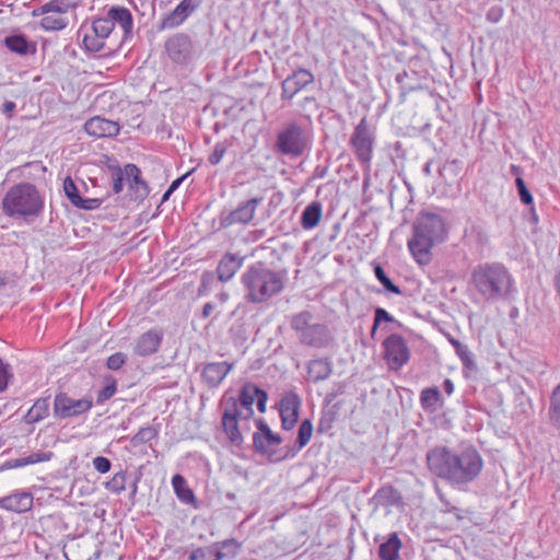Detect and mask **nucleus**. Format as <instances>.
<instances>
[{"label":"nucleus","instance_id":"32","mask_svg":"<svg viewBox=\"0 0 560 560\" xmlns=\"http://www.w3.org/2000/svg\"><path fill=\"white\" fill-rule=\"evenodd\" d=\"M331 373L330 364L323 359L312 360L307 365V374L313 382L326 380Z\"/></svg>","mask_w":560,"mask_h":560},{"label":"nucleus","instance_id":"17","mask_svg":"<svg viewBox=\"0 0 560 560\" xmlns=\"http://www.w3.org/2000/svg\"><path fill=\"white\" fill-rule=\"evenodd\" d=\"M191 40L188 35L178 33L170 37L165 43L168 57L176 63H186L191 52Z\"/></svg>","mask_w":560,"mask_h":560},{"label":"nucleus","instance_id":"12","mask_svg":"<svg viewBox=\"0 0 560 560\" xmlns=\"http://www.w3.org/2000/svg\"><path fill=\"white\" fill-rule=\"evenodd\" d=\"M385 359L393 370H398L405 365L409 358L410 352L406 340L397 334L388 336L384 341Z\"/></svg>","mask_w":560,"mask_h":560},{"label":"nucleus","instance_id":"2","mask_svg":"<svg viewBox=\"0 0 560 560\" xmlns=\"http://www.w3.org/2000/svg\"><path fill=\"white\" fill-rule=\"evenodd\" d=\"M447 232L443 218L435 213H421L413 225V235L408 248L420 265L430 260L431 248L446 238Z\"/></svg>","mask_w":560,"mask_h":560},{"label":"nucleus","instance_id":"21","mask_svg":"<svg viewBox=\"0 0 560 560\" xmlns=\"http://www.w3.org/2000/svg\"><path fill=\"white\" fill-rule=\"evenodd\" d=\"M299 339L304 345L323 348L329 343L330 332L326 325L313 324L304 330L303 335H299Z\"/></svg>","mask_w":560,"mask_h":560},{"label":"nucleus","instance_id":"25","mask_svg":"<svg viewBox=\"0 0 560 560\" xmlns=\"http://www.w3.org/2000/svg\"><path fill=\"white\" fill-rule=\"evenodd\" d=\"M230 370L231 365L226 362L208 363L202 370V380L210 388L217 387Z\"/></svg>","mask_w":560,"mask_h":560},{"label":"nucleus","instance_id":"64","mask_svg":"<svg viewBox=\"0 0 560 560\" xmlns=\"http://www.w3.org/2000/svg\"><path fill=\"white\" fill-rule=\"evenodd\" d=\"M213 310H214V305L212 303H210V302L206 303L202 307L201 316L203 318L209 317L211 315V313L213 312Z\"/></svg>","mask_w":560,"mask_h":560},{"label":"nucleus","instance_id":"30","mask_svg":"<svg viewBox=\"0 0 560 560\" xmlns=\"http://www.w3.org/2000/svg\"><path fill=\"white\" fill-rule=\"evenodd\" d=\"M420 404L425 411L434 412L443 405L442 395L438 387H427L420 393Z\"/></svg>","mask_w":560,"mask_h":560},{"label":"nucleus","instance_id":"42","mask_svg":"<svg viewBox=\"0 0 560 560\" xmlns=\"http://www.w3.org/2000/svg\"><path fill=\"white\" fill-rule=\"evenodd\" d=\"M68 25L65 18H56L54 15H45L40 21V26L46 31H60Z\"/></svg>","mask_w":560,"mask_h":560},{"label":"nucleus","instance_id":"54","mask_svg":"<svg viewBox=\"0 0 560 560\" xmlns=\"http://www.w3.org/2000/svg\"><path fill=\"white\" fill-rule=\"evenodd\" d=\"M11 377L12 373L10 365L4 363L0 358V393H2L8 387V383Z\"/></svg>","mask_w":560,"mask_h":560},{"label":"nucleus","instance_id":"23","mask_svg":"<svg viewBox=\"0 0 560 560\" xmlns=\"http://www.w3.org/2000/svg\"><path fill=\"white\" fill-rule=\"evenodd\" d=\"M245 223V200H240L235 207L225 206L219 215V225L221 229L230 228L234 224Z\"/></svg>","mask_w":560,"mask_h":560},{"label":"nucleus","instance_id":"36","mask_svg":"<svg viewBox=\"0 0 560 560\" xmlns=\"http://www.w3.org/2000/svg\"><path fill=\"white\" fill-rule=\"evenodd\" d=\"M217 550V559L222 560L225 558L234 557L241 549V544L235 539H226L213 546Z\"/></svg>","mask_w":560,"mask_h":560},{"label":"nucleus","instance_id":"9","mask_svg":"<svg viewBox=\"0 0 560 560\" xmlns=\"http://www.w3.org/2000/svg\"><path fill=\"white\" fill-rule=\"evenodd\" d=\"M307 137L302 128L291 124L281 130L277 137L278 150L287 155L300 156L307 147Z\"/></svg>","mask_w":560,"mask_h":560},{"label":"nucleus","instance_id":"55","mask_svg":"<svg viewBox=\"0 0 560 560\" xmlns=\"http://www.w3.org/2000/svg\"><path fill=\"white\" fill-rule=\"evenodd\" d=\"M103 203V199L100 198H81L79 203L75 206L78 209L82 210H95L98 209Z\"/></svg>","mask_w":560,"mask_h":560},{"label":"nucleus","instance_id":"33","mask_svg":"<svg viewBox=\"0 0 560 560\" xmlns=\"http://www.w3.org/2000/svg\"><path fill=\"white\" fill-rule=\"evenodd\" d=\"M107 160V167L112 175V188L114 194H120L124 189V182L126 178L125 168L122 170L118 162L109 156H105Z\"/></svg>","mask_w":560,"mask_h":560},{"label":"nucleus","instance_id":"14","mask_svg":"<svg viewBox=\"0 0 560 560\" xmlns=\"http://www.w3.org/2000/svg\"><path fill=\"white\" fill-rule=\"evenodd\" d=\"M125 174L130 199L139 203L144 201L151 189L148 182L142 178L140 168L133 163H128L125 165Z\"/></svg>","mask_w":560,"mask_h":560},{"label":"nucleus","instance_id":"15","mask_svg":"<svg viewBox=\"0 0 560 560\" xmlns=\"http://www.w3.org/2000/svg\"><path fill=\"white\" fill-rule=\"evenodd\" d=\"M201 4V0H182L176 8L161 20L159 31L179 26Z\"/></svg>","mask_w":560,"mask_h":560},{"label":"nucleus","instance_id":"4","mask_svg":"<svg viewBox=\"0 0 560 560\" xmlns=\"http://www.w3.org/2000/svg\"><path fill=\"white\" fill-rule=\"evenodd\" d=\"M247 288L254 302H264L282 290L283 279L269 269L252 268L247 275Z\"/></svg>","mask_w":560,"mask_h":560},{"label":"nucleus","instance_id":"59","mask_svg":"<svg viewBox=\"0 0 560 560\" xmlns=\"http://www.w3.org/2000/svg\"><path fill=\"white\" fill-rule=\"evenodd\" d=\"M26 465H27V460L25 459V457H22V458L5 460L1 465L0 468H1V470H7V469L24 467Z\"/></svg>","mask_w":560,"mask_h":560},{"label":"nucleus","instance_id":"26","mask_svg":"<svg viewBox=\"0 0 560 560\" xmlns=\"http://www.w3.org/2000/svg\"><path fill=\"white\" fill-rule=\"evenodd\" d=\"M3 45L10 51L21 56H26L36 51L35 44L30 42L24 34H13L7 36L3 39Z\"/></svg>","mask_w":560,"mask_h":560},{"label":"nucleus","instance_id":"47","mask_svg":"<svg viewBox=\"0 0 560 560\" xmlns=\"http://www.w3.org/2000/svg\"><path fill=\"white\" fill-rule=\"evenodd\" d=\"M312 314L310 312H302L295 315L292 319V327L298 331L299 335H303L311 324Z\"/></svg>","mask_w":560,"mask_h":560},{"label":"nucleus","instance_id":"63","mask_svg":"<svg viewBox=\"0 0 560 560\" xmlns=\"http://www.w3.org/2000/svg\"><path fill=\"white\" fill-rule=\"evenodd\" d=\"M443 389L448 396L454 393V384L450 378L444 380Z\"/></svg>","mask_w":560,"mask_h":560},{"label":"nucleus","instance_id":"35","mask_svg":"<svg viewBox=\"0 0 560 560\" xmlns=\"http://www.w3.org/2000/svg\"><path fill=\"white\" fill-rule=\"evenodd\" d=\"M267 399L268 395L265 390L247 384V410L256 402L258 411L264 413L266 411Z\"/></svg>","mask_w":560,"mask_h":560},{"label":"nucleus","instance_id":"34","mask_svg":"<svg viewBox=\"0 0 560 560\" xmlns=\"http://www.w3.org/2000/svg\"><path fill=\"white\" fill-rule=\"evenodd\" d=\"M172 485L177 498L184 503H191L196 500L195 494L190 488H188L186 479L176 474L172 478Z\"/></svg>","mask_w":560,"mask_h":560},{"label":"nucleus","instance_id":"8","mask_svg":"<svg viewBox=\"0 0 560 560\" xmlns=\"http://www.w3.org/2000/svg\"><path fill=\"white\" fill-rule=\"evenodd\" d=\"M454 460L455 452L445 446H436L427 454V463L430 471L452 485Z\"/></svg>","mask_w":560,"mask_h":560},{"label":"nucleus","instance_id":"48","mask_svg":"<svg viewBox=\"0 0 560 560\" xmlns=\"http://www.w3.org/2000/svg\"><path fill=\"white\" fill-rule=\"evenodd\" d=\"M215 555L217 550L213 548V546L197 548L190 552L188 560H219L217 559Z\"/></svg>","mask_w":560,"mask_h":560},{"label":"nucleus","instance_id":"7","mask_svg":"<svg viewBox=\"0 0 560 560\" xmlns=\"http://www.w3.org/2000/svg\"><path fill=\"white\" fill-rule=\"evenodd\" d=\"M225 154L233 155V161L229 166L231 171H235L233 182L235 184L243 185V160L245 152L240 145L235 148L233 141L229 140L218 142L214 145L212 153L209 155L208 161L211 165H218Z\"/></svg>","mask_w":560,"mask_h":560},{"label":"nucleus","instance_id":"20","mask_svg":"<svg viewBox=\"0 0 560 560\" xmlns=\"http://www.w3.org/2000/svg\"><path fill=\"white\" fill-rule=\"evenodd\" d=\"M314 81V75L306 69L294 71L282 82L283 97L292 98L296 93Z\"/></svg>","mask_w":560,"mask_h":560},{"label":"nucleus","instance_id":"27","mask_svg":"<svg viewBox=\"0 0 560 560\" xmlns=\"http://www.w3.org/2000/svg\"><path fill=\"white\" fill-rule=\"evenodd\" d=\"M108 18L115 23L119 24L124 31L125 38L132 34L133 18L129 9L125 7H112L107 12Z\"/></svg>","mask_w":560,"mask_h":560},{"label":"nucleus","instance_id":"56","mask_svg":"<svg viewBox=\"0 0 560 560\" xmlns=\"http://www.w3.org/2000/svg\"><path fill=\"white\" fill-rule=\"evenodd\" d=\"M93 466L100 474H106L112 468V462L107 457L96 456L93 459Z\"/></svg>","mask_w":560,"mask_h":560},{"label":"nucleus","instance_id":"58","mask_svg":"<svg viewBox=\"0 0 560 560\" xmlns=\"http://www.w3.org/2000/svg\"><path fill=\"white\" fill-rule=\"evenodd\" d=\"M503 14H504L503 8L500 5H494L488 10V12L486 14V19L490 23H498L502 20Z\"/></svg>","mask_w":560,"mask_h":560},{"label":"nucleus","instance_id":"61","mask_svg":"<svg viewBox=\"0 0 560 560\" xmlns=\"http://www.w3.org/2000/svg\"><path fill=\"white\" fill-rule=\"evenodd\" d=\"M16 108V104L12 101H5L3 103V106H2V114L8 117V118H11L12 117V114L13 112L15 110Z\"/></svg>","mask_w":560,"mask_h":560},{"label":"nucleus","instance_id":"40","mask_svg":"<svg viewBox=\"0 0 560 560\" xmlns=\"http://www.w3.org/2000/svg\"><path fill=\"white\" fill-rule=\"evenodd\" d=\"M312 434H313V424H312L311 420H308V419L303 420L299 428V433H298V439H296L298 450H302L304 446L307 445V443L310 442V440L312 438Z\"/></svg>","mask_w":560,"mask_h":560},{"label":"nucleus","instance_id":"62","mask_svg":"<svg viewBox=\"0 0 560 560\" xmlns=\"http://www.w3.org/2000/svg\"><path fill=\"white\" fill-rule=\"evenodd\" d=\"M50 12H51V9H50V7H49V3H48V2H46V3H44L43 5H40V7L36 8V9H34V10L32 11V15H33V16H40V15H46V14H48V13H50Z\"/></svg>","mask_w":560,"mask_h":560},{"label":"nucleus","instance_id":"18","mask_svg":"<svg viewBox=\"0 0 560 560\" xmlns=\"http://www.w3.org/2000/svg\"><path fill=\"white\" fill-rule=\"evenodd\" d=\"M84 130L94 138H112L119 133L120 125L117 121L94 116L85 121Z\"/></svg>","mask_w":560,"mask_h":560},{"label":"nucleus","instance_id":"11","mask_svg":"<svg viewBox=\"0 0 560 560\" xmlns=\"http://www.w3.org/2000/svg\"><path fill=\"white\" fill-rule=\"evenodd\" d=\"M258 429L259 431L253 436L255 450L260 454L267 455L272 462L280 460L282 456L277 454V447L281 443L280 436L273 434L268 424L262 420H259Z\"/></svg>","mask_w":560,"mask_h":560},{"label":"nucleus","instance_id":"31","mask_svg":"<svg viewBox=\"0 0 560 560\" xmlns=\"http://www.w3.org/2000/svg\"><path fill=\"white\" fill-rule=\"evenodd\" d=\"M323 208L317 201L305 207L301 215V225L304 230H312L318 225L322 219Z\"/></svg>","mask_w":560,"mask_h":560},{"label":"nucleus","instance_id":"1","mask_svg":"<svg viewBox=\"0 0 560 560\" xmlns=\"http://www.w3.org/2000/svg\"><path fill=\"white\" fill-rule=\"evenodd\" d=\"M470 291L485 302H497L510 296L514 279L508 268L500 262H481L470 272Z\"/></svg>","mask_w":560,"mask_h":560},{"label":"nucleus","instance_id":"44","mask_svg":"<svg viewBox=\"0 0 560 560\" xmlns=\"http://www.w3.org/2000/svg\"><path fill=\"white\" fill-rule=\"evenodd\" d=\"M104 39L105 38H101L96 34H94L93 36L85 34L83 36L82 44L85 50L90 52H98L105 46Z\"/></svg>","mask_w":560,"mask_h":560},{"label":"nucleus","instance_id":"19","mask_svg":"<svg viewBox=\"0 0 560 560\" xmlns=\"http://www.w3.org/2000/svg\"><path fill=\"white\" fill-rule=\"evenodd\" d=\"M163 340V331L161 328H152L142 334L133 348L135 354L139 357H148L155 353Z\"/></svg>","mask_w":560,"mask_h":560},{"label":"nucleus","instance_id":"38","mask_svg":"<svg viewBox=\"0 0 560 560\" xmlns=\"http://www.w3.org/2000/svg\"><path fill=\"white\" fill-rule=\"evenodd\" d=\"M127 485V472L126 470H119L116 472L110 480L105 483V489L112 493L119 494L126 490Z\"/></svg>","mask_w":560,"mask_h":560},{"label":"nucleus","instance_id":"45","mask_svg":"<svg viewBox=\"0 0 560 560\" xmlns=\"http://www.w3.org/2000/svg\"><path fill=\"white\" fill-rule=\"evenodd\" d=\"M48 3L51 12L62 14L70 9L77 8L81 3V0H50Z\"/></svg>","mask_w":560,"mask_h":560},{"label":"nucleus","instance_id":"10","mask_svg":"<svg viewBox=\"0 0 560 560\" xmlns=\"http://www.w3.org/2000/svg\"><path fill=\"white\" fill-rule=\"evenodd\" d=\"M93 406L90 397L73 399L66 393H58L54 399V416L58 419H67L88 412Z\"/></svg>","mask_w":560,"mask_h":560},{"label":"nucleus","instance_id":"51","mask_svg":"<svg viewBox=\"0 0 560 560\" xmlns=\"http://www.w3.org/2000/svg\"><path fill=\"white\" fill-rule=\"evenodd\" d=\"M515 184L518 190L520 199L524 205H532L533 203V196L530 191L527 189L525 182L522 177H517L515 179Z\"/></svg>","mask_w":560,"mask_h":560},{"label":"nucleus","instance_id":"50","mask_svg":"<svg viewBox=\"0 0 560 560\" xmlns=\"http://www.w3.org/2000/svg\"><path fill=\"white\" fill-rule=\"evenodd\" d=\"M117 390L116 381L113 380L110 383L106 384L97 394L96 402L103 404L108 400L110 397L115 395Z\"/></svg>","mask_w":560,"mask_h":560},{"label":"nucleus","instance_id":"39","mask_svg":"<svg viewBox=\"0 0 560 560\" xmlns=\"http://www.w3.org/2000/svg\"><path fill=\"white\" fill-rule=\"evenodd\" d=\"M92 30L101 38H107L114 30L113 21L108 18L95 19L92 23Z\"/></svg>","mask_w":560,"mask_h":560},{"label":"nucleus","instance_id":"24","mask_svg":"<svg viewBox=\"0 0 560 560\" xmlns=\"http://www.w3.org/2000/svg\"><path fill=\"white\" fill-rule=\"evenodd\" d=\"M243 260L244 257L240 254L226 253L217 268L219 280L222 282L229 281L241 268Z\"/></svg>","mask_w":560,"mask_h":560},{"label":"nucleus","instance_id":"28","mask_svg":"<svg viewBox=\"0 0 560 560\" xmlns=\"http://www.w3.org/2000/svg\"><path fill=\"white\" fill-rule=\"evenodd\" d=\"M49 397H42L35 400L34 405L24 416V422L34 424L45 419L49 413Z\"/></svg>","mask_w":560,"mask_h":560},{"label":"nucleus","instance_id":"37","mask_svg":"<svg viewBox=\"0 0 560 560\" xmlns=\"http://www.w3.org/2000/svg\"><path fill=\"white\" fill-rule=\"evenodd\" d=\"M549 418L560 430V384L553 388L550 396Z\"/></svg>","mask_w":560,"mask_h":560},{"label":"nucleus","instance_id":"60","mask_svg":"<svg viewBox=\"0 0 560 560\" xmlns=\"http://www.w3.org/2000/svg\"><path fill=\"white\" fill-rule=\"evenodd\" d=\"M236 400V408L241 406L242 408H245V384L241 385L237 389V397H233Z\"/></svg>","mask_w":560,"mask_h":560},{"label":"nucleus","instance_id":"22","mask_svg":"<svg viewBox=\"0 0 560 560\" xmlns=\"http://www.w3.org/2000/svg\"><path fill=\"white\" fill-rule=\"evenodd\" d=\"M33 506V494L27 491L16 492L0 499V508L16 513L30 511Z\"/></svg>","mask_w":560,"mask_h":560},{"label":"nucleus","instance_id":"16","mask_svg":"<svg viewBox=\"0 0 560 560\" xmlns=\"http://www.w3.org/2000/svg\"><path fill=\"white\" fill-rule=\"evenodd\" d=\"M301 407V399L298 394L290 392L287 393L280 400V418L281 425L284 430L294 428L299 420V411Z\"/></svg>","mask_w":560,"mask_h":560},{"label":"nucleus","instance_id":"49","mask_svg":"<svg viewBox=\"0 0 560 560\" xmlns=\"http://www.w3.org/2000/svg\"><path fill=\"white\" fill-rule=\"evenodd\" d=\"M382 322H394V317L386 310L377 307L375 310L374 324L371 331L372 336L375 335V331Z\"/></svg>","mask_w":560,"mask_h":560},{"label":"nucleus","instance_id":"29","mask_svg":"<svg viewBox=\"0 0 560 560\" xmlns=\"http://www.w3.org/2000/svg\"><path fill=\"white\" fill-rule=\"evenodd\" d=\"M401 548V540L397 533L389 534L386 541L382 542L378 548V557L381 560H397L399 550Z\"/></svg>","mask_w":560,"mask_h":560},{"label":"nucleus","instance_id":"46","mask_svg":"<svg viewBox=\"0 0 560 560\" xmlns=\"http://www.w3.org/2000/svg\"><path fill=\"white\" fill-rule=\"evenodd\" d=\"M158 429L154 427L148 425L144 428H141L132 438V442L135 444H142L148 443L152 441L154 438L158 436Z\"/></svg>","mask_w":560,"mask_h":560},{"label":"nucleus","instance_id":"5","mask_svg":"<svg viewBox=\"0 0 560 560\" xmlns=\"http://www.w3.org/2000/svg\"><path fill=\"white\" fill-rule=\"evenodd\" d=\"M454 462L453 485L457 486L476 479L483 465L481 456L474 447L464 448L458 453L455 452Z\"/></svg>","mask_w":560,"mask_h":560},{"label":"nucleus","instance_id":"57","mask_svg":"<svg viewBox=\"0 0 560 560\" xmlns=\"http://www.w3.org/2000/svg\"><path fill=\"white\" fill-rule=\"evenodd\" d=\"M52 455L54 454L51 452H36V453H32L31 455L26 456L25 459L27 460V465H32V464L50 460Z\"/></svg>","mask_w":560,"mask_h":560},{"label":"nucleus","instance_id":"3","mask_svg":"<svg viewBox=\"0 0 560 560\" xmlns=\"http://www.w3.org/2000/svg\"><path fill=\"white\" fill-rule=\"evenodd\" d=\"M44 208V199L31 183L13 185L2 200V211L8 217H37Z\"/></svg>","mask_w":560,"mask_h":560},{"label":"nucleus","instance_id":"41","mask_svg":"<svg viewBox=\"0 0 560 560\" xmlns=\"http://www.w3.org/2000/svg\"><path fill=\"white\" fill-rule=\"evenodd\" d=\"M374 275L387 291L396 295L401 294V290L399 289V287L392 282V280L387 277L385 270L380 265L374 266Z\"/></svg>","mask_w":560,"mask_h":560},{"label":"nucleus","instance_id":"13","mask_svg":"<svg viewBox=\"0 0 560 560\" xmlns=\"http://www.w3.org/2000/svg\"><path fill=\"white\" fill-rule=\"evenodd\" d=\"M351 143L359 161L363 164H369L372 159L373 139L365 119H362L355 127Z\"/></svg>","mask_w":560,"mask_h":560},{"label":"nucleus","instance_id":"53","mask_svg":"<svg viewBox=\"0 0 560 560\" xmlns=\"http://www.w3.org/2000/svg\"><path fill=\"white\" fill-rule=\"evenodd\" d=\"M456 354L459 357V359L465 368L471 369V370L476 369L474 355L467 346H464L460 349L458 348V352Z\"/></svg>","mask_w":560,"mask_h":560},{"label":"nucleus","instance_id":"6","mask_svg":"<svg viewBox=\"0 0 560 560\" xmlns=\"http://www.w3.org/2000/svg\"><path fill=\"white\" fill-rule=\"evenodd\" d=\"M224 404L225 408L222 415V427L231 442V445L236 448V451L233 452L242 457L243 435L238 429V418L241 416V411L238 408H236V400L233 398V396L225 395Z\"/></svg>","mask_w":560,"mask_h":560},{"label":"nucleus","instance_id":"43","mask_svg":"<svg viewBox=\"0 0 560 560\" xmlns=\"http://www.w3.org/2000/svg\"><path fill=\"white\" fill-rule=\"evenodd\" d=\"M63 190L66 197L69 199L71 205L75 207L79 201L81 200V195L79 192V189L75 185V183L72 180L71 177H67L63 182Z\"/></svg>","mask_w":560,"mask_h":560},{"label":"nucleus","instance_id":"52","mask_svg":"<svg viewBox=\"0 0 560 560\" xmlns=\"http://www.w3.org/2000/svg\"><path fill=\"white\" fill-rule=\"evenodd\" d=\"M127 357L122 352H115L108 357L106 366L109 370L117 371L126 363Z\"/></svg>","mask_w":560,"mask_h":560}]
</instances>
